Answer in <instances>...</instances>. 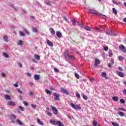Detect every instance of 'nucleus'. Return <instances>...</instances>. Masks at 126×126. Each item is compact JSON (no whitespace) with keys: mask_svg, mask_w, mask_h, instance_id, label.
<instances>
[{"mask_svg":"<svg viewBox=\"0 0 126 126\" xmlns=\"http://www.w3.org/2000/svg\"><path fill=\"white\" fill-rule=\"evenodd\" d=\"M45 92L47 93V94H48L49 95H52V92H51L49 90H45Z\"/></svg>","mask_w":126,"mask_h":126,"instance_id":"obj_31","label":"nucleus"},{"mask_svg":"<svg viewBox=\"0 0 126 126\" xmlns=\"http://www.w3.org/2000/svg\"><path fill=\"white\" fill-rule=\"evenodd\" d=\"M17 44L20 46H22V45H23V41H22V40H19L17 41Z\"/></svg>","mask_w":126,"mask_h":126,"instance_id":"obj_28","label":"nucleus"},{"mask_svg":"<svg viewBox=\"0 0 126 126\" xmlns=\"http://www.w3.org/2000/svg\"><path fill=\"white\" fill-rule=\"evenodd\" d=\"M83 98L84 100H88V97L85 94H83Z\"/></svg>","mask_w":126,"mask_h":126,"instance_id":"obj_36","label":"nucleus"},{"mask_svg":"<svg viewBox=\"0 0 126 126\" xmlns=\"http://www.w3.org/2000/svg\"><path fill=\"white\" fill-rule=\"evenodd\" d=\"M78 25H79V27H83V24L79 22H78Z\"/></svg>","mask_w":126,"mask_h":126,"instance_id":"obj_42","label":"nucleus"},{"mask_svg":"<svg viewBox=\"0 0 126 126\" xmlns=\"http://www.w3.org/2000/svg\"><path fill=\"white\" fill-rule=\"evenodd\" d=\"M26 75L28 76V77H31V74H30V73H29V72H27V73H26Z\"/></svg>","mask_w":126,"mask_h":126,"instance_id":"obj_55","label":"nucleus"},{"mask_svg":"<svg viewBox=\"0 0 126 126\" xmlns=\"http://www.w3.org/2000/svg\"><path fill=\"white\" fill-rule=\"evenodd\" d=\"M76 96L77 98H78L79 99H80L81 96H80V94H79V93H76Z\"/></svg>","mask_w":126,"mask_h":126,"instance_id":"obj_37","label":"nucleus"},{"mask_svg":"<svg viewBox=\"0 0 126 126\" xmlns=\"http://www.w3.org/2000/svg\"><path fill=\"white\" fill-rule=\"evenodd\" d=\"M102 77H104L105 79H108V77H107V73L105 72H102L101 74Z\"/></svg>","mask_w":126,"mask_h":126,"instance_id":"obj_22","label":"nucleus"},{"mask_svg":"<svg viewBox=\"0 0 126 126\" xmlns=\"http://www.w3.org/2000/svg\"><path fill=\"white\" fill-rule=\"evenodd\" d=\"M118 115L120 116L121 117H125V113L122 112H118L117 113Z\"/></svg>","mask_w":126,"mask_h":126,"instance_id":"obj_24","label":"nucleus"},{"mask_svg":"<svg viewBox=\"0 0 126 126\" xmlns=\"http://www.w3.org/2000/svg\"><path fill=\"white\" fill-rule=\"evenodd\" d=\"M7 103L10 106H14V102L13 101L8 102Z\"/></svg>","mask_w":126,"mask_h":126,"instance_id":"obj_35","label":"nucleus"},{"mask_svg":"<svg viewBox=\"0 0 126 126\" xmlns=\"http://www.w3.org/2000/svg\"><path fill=\"white\" fill-rule=\"evenodd\" d=\"M31 107L32 108V109H36V105L34 104H31Z\"/></svg>","mask_w":126,"mask_h":126,"instance_id":"obj_48","label":"nucleus"},{"mask_svg":"<svg viewBox=\"0 0 126 126\" xmlns=\"http://www.w3.org/2000/svg\"><path fill=\"white\" fill-rule=\"evenodd\" d=\"M23 104L25 106H26V107H27V106H28V103L25 101H23Z\"/></svg>","mask_w":126,"mask_h":126,"instance_id":"obj_46","label":"nucleus"},{"mask_svg":"<svg viewBox=\"0 0 126 126\" xmlns=\"http://www.w3.org/2000/svg\"><path fill=\"white\" fill-rule=\"evenodd\" d=\"M54 70L55 72H59L60 70L57 68H54Z\"/></svg>","mask_w":126,"mask_h":126,"instance_id":"obj_44","label":"nucleus"},{"mask_svg":"<svg viewBox=\"0 0 126 126\" xmlns=\"http://www.w3.org/2000/svg\"><path fill=\"white\" fill-rule=\"evenodd\" d=\"M119 48L121 51H122V52H123V53H126V49L125 46L123 45H120L119 46Z\"/></svg>","mask_w":126,"mask_h":126,"instance_id":"obj_9","label":"nucleus"},{"mask_svg":"<svg viewBox=\"0 0 126 126\" xmlns=\"http://www.w3.org/2000/svg\"><path fill=\"white\" fill-rule=\"evenodd\" d=\"M50 33L52 34V35L53 36H55V35L56 34V32L55 31V30H54V29H53L52 28H50Z\"/></svg>","mask_w":126,"mask_h":126,"instance_id":"obj_14","label":"nucleus"},{"mask_svg":"<svg viewBox=\"0 0 126 126\" xmlns=\"http://www.w3.org/2000/svg\"><path fill=\"white\" fill-rule=\"evenodd\" d=\"M75 76L76 78H79L80 77L79 75H78L77 73H75Z\"/></svg>","mask_w":126,"mask_h":126,"instance_id":"obj_53","label":"nucleus"},{"mask_svg":"<svg viewBox=\"0 0 126 126\" xmlns=\"http://www.w3.org/2000/svg\"><path fill=\"white\" fill-rule=\"evenodd\" d=\"M119 110H121L122 111H124V112H126V109H125L124 108H122V107H119Z\"/></svg>","mask_w":126,"mask_h":126,"instance_id":"obj_54","label":"nucleus"},{"mask_svg":"<svg viewBox=\"0 0 126 126\" xmlns=\"http://www.w3.org/2000/svg\"><path fill=\"white\" fill-rule=\"evenodd\" d=\"M70 106H71V107H72L75 110H81V107L79 106V105H75V104H74L72 102L70 103Z\"/></svg>","mask_w":126,"mask_h":126,"instance_id":"obj_4","label":"nucleus"},{"mask_svg":"<svg viewBox=\"0 0 126 126\" xmlns=\"http://www.w3.org/2000/svg\"><path fill=\"white\" fill-rule=\"evenodd\" d=\"M118 59H119V60H120V61H122V60L125 59V58L124 57H123L122 56H119Z\"/></svg>","mask_w":126,"mask_h":126,"instance_id":"obj_49","label":"nucleus"},{"mask_svg":"<svg viewBox=\"0 0 126 126\" xmlns=\"http://www.w3.org/2000/svg\"><path fill=\"white\" fill-rule=\"evenodd\" d=\"M100 63H101V61H100V60H99V59H98L97 58H95V62H94V65L95 66H98V65L100 64Z\"/></svg>","mask_w":126,"mask_h":126,"instance_id":"obj_7","label":"nucleus"},{"mask_svg":"<svg viewBox=\"0 0 126 126\" xmlns=\"http://www.w3.org/2000/svg\"><path fill=\"white\" fill-rule=\"evenodd\" d=\"M85 29L87 30V31H91V28H89V27H85Z\"/></svg>","mask_w":126,"mask_h":126,"instance_id":"obj_38","label":"nucleus"},{"mask_svg":"<svg viewBox=\"0 0 126 126\" xmlns=\"http://www.w3.org/2000/svg\"><path fill=\"white\" fill-rule=\"evenodd\" d=\"M86 10L88 13H92V14H94V15H97V16H105L100 13H98L97 11L94 9H91L86 8Z\"/></svg>","mask_w":126,"mask_h":126,"instance_id":"obj_1","label":"nucleus"},{"mask_svg":"<svg viewBox=\"0 0 126 126\" xmlns=\"http://www.w3.org/2000/svg\"><path fill=\"white\" fill-rule=\"evenodd\" d=\"M44 3H45L46 4H47V5H49V6L52 5V3H51V1H50L49 0H46L44 1Z\"/></svg>","mask_w":126,"mask_h":126,"instance_id":"obj_23","label":"nucleus"},{"mask_svg":"<svg viewBox=\"0 0 126 126\" xmlns=\"http://www.w3.org/2000/svg\"><path fill=\"white\" fill-rule=\"evenodd\" d=\"M93 124L94 126H97V122H96L95 121H94L93 122Z\"/></svg>","mask_w":126,"mask_h":126,"instance_id":"obj_45","label":"nucleus"},{"mask_svg":"<svg viewBox=\"0 0 126 126\" xmlns=\"http://www.w3.org/2000/svg\"><path fill=\"white\" fill-rule=\"evenodd\" d=\"M54 96V100H57V101H60V100H61V99H60V96H61L60 94H58L56 93H55L53 94Z\"/></svg>","mask_w":126,"mask_h":126,"instance_id":"obj_6","label":"nucleus"},{"mask_svg":"<svg viewBox=\"0 0 126 126\" xmlns=\"http://www.w3.org/2000/svg\"><path fill=\"white\" fill-rule=\"evenodd\" d=\"M18 108L19 109V110H20L21 111H24L23 107H22V106H18Z\"/></svg>","mask_w":126,"mask_h":126,"instance_id":"obj_50","label":"nucleus"},{"mask_svg":"<svg viewBox=\"0 0 126 126\" xmlns=\"http://www.w3.org/2000/svg\"><path fill=\"white\" fill-rule=\"evenodd\" d=\"M46 113L48 116H49L50 117H52V113H51V112L47 111Z\"/></svg>","mask_w":126,"mask_h":126,"instance_id":"obj_51","label":"nucleus"},{"mask_svg":"<svg viewBox=\"0 0 126 126\" xmlns=\"http://www.w3.org/2000/svg\"><path fill=\"white\" fill-rule=\"evenodd\" d=\"M11 118H12V120H15L16 119V116H15V115H12L11 116Z\"/></svg>","mask_w":126,"mask_h":126,"instance_id":"obj_52","label":"nucleus"},{"mask_svg":"<svg viewBox=\"0 0 126 126\" xmlns=\"http://www.w3.org/2000/svg\"><path fill=\"white\" fill-rule=\"evenodd\" d=\"M63 18H64V20H65V21H66V22H68V20H67V18H66V17H63Z\"/></svg>","mask_w":126,"mask_h":126,"instance_id":"obj_61","label":"nucleus"},{"mask_svg":"<svg viewBox=\"0 0 126 126\" xmlns=\"http://www.w3.org/2000/svg\"><path fill=\"white\" fill-rule=\"evenodd\" d=\"M68 51H66L64 53V57H65V59H68V60H70V61H74V60L75 59L74 58V56L73 55H69L68 54Z\"/></svg>","mask_w":126,"mask_h":126,"instance_id":"obj_2","label":"nucleus"},{"mask_svg":"<svg viewBox=\"0 0 126 126\" xmlns=\"http://www.w3.org/2000/svg\"><path fill=\"white\" fill-rule=\"evenodd\" d=\"M112 99L115 102H118L119 101V97L118 96H113L112 97Z\"/></svg>","mask_w":126,"mask_h":126,"instance_id":"obj_25","label":"nucleus"},{"mask_svg":"<svg viewBox=\"0 0 126 126\" xmlns=\"http://www.w3.org/2000/svg\"><path fill=\"white\" fill-rule=\"evenodd\" d=\"M120 102H121V103H122V104H125V103H126V100H125L123 99H121Z\"/></svg>","mask_w":126,"mask_h":126,"instance_id":"obj_43","label":"nucleus"},{"mask_svg":"<svg viewBox=\"0 0 126 126\" xmlns=\"http://www.w3.org/2000/svg\"><path fill=\"white\" fill-rule=\"evenodd\" d=\"M16 122L17 123V124L18 125H19V126H22V122H21V121H20V120L17 119L16 120Z\"/></svg>","mask_w":126,"mask_h":126,"instance_id":"obj_32","label":"nucleus"},{"mask_svg":"<svg viewBox=\"0 0 126 126\" xmlns=\"http://www.w3.org/2000/svg\"><path fill=\"white\" fill-rule=\"evenodd\" d=\"M50 122V124H51V125H53L54 126L58 125V126H64V125L63 124L61 121H56L54 120H51Z\"/></svg>","mask_w":126,"mask_h":126,"instance_id":"obj_3","label":"nucleus"},{"mask_svg":"<svg viewBox=\"0 0 126 126\" xmlns=\"http://www.w3.org/2000/svg\"><path fill=\"white\" fill-rule=\"evenodd\" d=\"M51 108L54 114H55V115H58V109H57V108H56V107H55L53 105L51 106Z\"/></svg>","mask_w":126,"mask_h":126,"instance_id":"obj_5","label":"nucleus"},{"mask_svg":"<svg viewBox=\"0 0 126 126\" xmlns=\"http://www.w3.org/2000/svg\"><path fill=\"white\" fill-rule=\"evenodd\" d=\"M47 43L48 46H50V47H54V44L51 41L47 40Z\"/></svg>","mask_w":126,"mask_h":126,"instance_id":"obj_18","label":"nucleus"},{"mask_svg":"<svg viewBox=\"0 0 126 126\" xmlns=\"http://www.w3.org/2000/svg\"><path fill=\"white\" fill-rule=\"evenodd\" d=\"M117 75L120 76V77H124L125 76V74L123 72L116 71Z\"/></svg>","mask_w":126,"mask_h":126,"instance_id":"obj_10","label":"nucleus"},{"mask_svg":"<svg viewBox=\"0 0 126 126\" xmlns=\"http://www.w3.org/2000/svg\"><path fill=\"white\" fill-rule=\"evenodd\" d=\"M19 34L20 36H21V37H25V33H24L21 31H20L19 32Z\"/></svg>","mask_w":126,"mask_h":126,"instance_id":"obj_29","label":"nucleus"},{"mask_svg":"<svg viewBox=\"0 0 126 126\" xmlns=\"http://www.w3.org/2000/svg\"><path fill=\"white\" fill-rule=\"evenodd\" d=\"M108 50H109V47L108 46H106L105 47H104V50L105 52H107V51H108Z\"/></svg>","mask_w":126,"mask_h":126,"instance_id":"obj_47","label":"nucleus"},{"mask_svg":"<svg viewBox=\"0 0 126 126\" xmlns=\"http://www.w3.org/2000/svg\"><path fill=\"white\" fill-rule=\"evenodd\" d=\"M18 64L20 67H22V64L21 63H18Z\"/></svg>","mask_w":126,"mask_h":126,"instance_id":"obj_60","label":"nucleus"},{"mask_svg":"<svg viewBox=\"0 0 126 126\" xmlns=\"http://www.w3.org/2000/svg\"><path fill=\"white\" fill-rule=\"evenodd\" d=\"M23 31L25 32V33H26V34L28 36H29V35L30 34V33H29V32H28V31H27V30H26V29H23Z\"/></svg>","mask_w":126,"mask_h":126,"instance_id":"obj_34","label":"nucleus"},{"mask_svg":"<svg viewBox=\"0 0 126 126\" xmlns=\"http://www.w3.org/2000/svg\"><path fill=\"white\" fill-rule=\"evenodd\" d=\"M29 94L30 95V96H32L33 95V93H32V92H29Z\"/></svg>","mask_w":126,"mask_h":126,"instance_id":"obj_58","label":"nucleus"},{"mask_svg":"<svg viewBox=\"0 0 126 126\" xmlns=\"http://www.w3.org/2000/svg\"><path fill=\"white\" fill-rule=\"evenodd\" d=\"M112 125H113L114 126H119V124L115 122H112Z\"/></svg>","mask_w":126,"mask_h":126,"instance_id":"obj_41","label":"nucleus"},{"mask_svg":"<svg viewBox=\"0 0 126 126\" xmlns=\"http://www.w3.org/2000/svg\"><path fill=\"white\" fill-rule=\"evenodd\" d=\"M123 21L124 22H125V23H126V18L123 19Z\"/></svg>","mask_w":126,"mask_h":126,"instance_id":"obj_64","label":"nucleus"},{"mask_svg":"<svg viewBox=\"0 0 126 126\" xmlns=\"http://www.w3.org/2000/svg\"><path fill=\"white\" fill-rule=\"evenodd\" d=\"M112 10H113V13H114V14H115L116 15H117V14H118V12H117V10L116 9V8H113Z\"/></svg>","mask_w":126,"mask_h":126,"instance_id":"obj_33","label":"nucleus"},{"mask_svg":"<svg viewBox=\"0 0 126 126\" xmlns=\"http://www.w3.org/2000/svg\"><path fill=\"white\" fill-rule=\"evenodd\" d=\"M33 78H34L35 80H39V79H40V76L39 75L35 74L33 76Z\"/></svg>","mask_w":126,"mask_h":126,"instance_id":"obj_21","label":"nucleus"},{"mask_svg":"<svg viewBox=\"0 0 126 126\" xmlns=\"http://www.w3.org/2000/svg\"><path fill=\"white\" fill-rule=\"evenodd\" d=\"M106 34L107 35H110L111 36H115V32L111 31H107L105 32Z\"/></svg>","mask_w":126,"mask_h":126,"instance_id":"obj_8","label":"nucleus"},{"mask_svg":"<svg viewBox=\"0 0 126 126\" xmlns=\"http://www.w3.org/2000/svg\"><path fill=\"white\" fill-rule=\"evenodd\" d=\"M10 7H11L14 11H17L19 9V7L14 6L13 4H11Z\"/></svg>","mask_w":126,"mask_h":126,"instance_id":"obj_11","label":"nucleus"},{"mask_svg":"<svg viewBox=\"0 0 126 126\" xmlns=\"http://www.w3.org/2000/svg\"><path fill=\"white\" fill-rule=\"evenodd\" d=\"M17 83V82L16 83V84ZM14 84V86H15V87H18V85L17 84Z\"/></svg>","mask_w":126,"mask_h":126,"instance_id":"obj_63","label":"nucleus"},{"mask_svg":"<svg viewBox=\"0 0 126 126\" xmlns=\"http://www.w3.org/2000/svg\"><path fill=\"white\" fill-rule=\"evenodd\" d=\"M5 99L7 101H10V100H11V97H10V96H9V95L6 94L5 95Z\"/></svg>","mask_w":126,"mask_h":126,"instance_id":"obj_19","label":"nucleus"},{"mask_svg":"<svg viewBox=\"0 0 126 126\" xmlns=\"http://www.w3.org/2000/svg\"><path fill=\"white\" fill-rule=\"evenodd\" d=\"M113 51L110 50H109V57H110V58H112V57H113Z\"/></svg>","mask_w":126,"mask_h":126,"instance_id":"obj_30","label":"nucleus"},{"mask_svg":"<svg viewBox=\"0 0 126 126\" xmlns=\"http://www.w3.org/2000/svg\"><path fill=\"white\" fill-rule=\"evenodd\" d=\"M37 122L38 125H40V126H44V123L40 120V119L37 118Z\"/></svg>","mask_w":126,"mask_h":126,"instance_id":"obj_16","label":"nucleus"},{"mask_svg":"<svg viewBox=\"0 0 126 126\" xmlns=\"http://www.w3.org/2000/svg\"><path fill=\"white\" fill-rule=\"evenodd\" d=\"M18 92L20 94H22V91H21L20 90H18Z\"/></svg>","mask_w":126,"mask_h":126,"instance_id":"obj_62","label":"nucleus"},{"mask_svg":"<svg viewBox=\"0 0 126 126\" xmlns=\"http://www.w3.org/2000/svg\"><path fill=\"white\" fill-rule=\"evenodd\" d=\"M3 40L4 42L7 43V42H8V37L6 35L3 36Z\"/></svg>","mask_w":126,"mask_h":126,"instance_id":"obj_20","label":"nucleus"},{"mask_svg":"<svg viewBox=\"0 0 126 126\" xmlns=\"http://www.w3.org/2000/svg\"><path fill=\"white\" fill-rule=\"evenodd\" d=\"M71 21L72 22V25L73 26H76V20L74 19L71 20Z\"/></svg>","mask_w":126,"mask_h":126,"instance_id":"obj_26","label":"nucleus"},{"mask_svg":"<svg viewBox=\"0 0 126 126\" xmlns=\"http://www.w3.org/2000/svg\"><path fill=\"white\" fill-rule=\"evenodd\" d=\"M56 35L57 37H58V38H62V37L63 36V34H62V32L59 31L57 32Z\"/></svg>","mask_w":126,"mask_h":126,"instance_id":"obj_15","label":"nucleus"},{"mask_svg":"<svg viewBox=\"0 0 126 126\" xmlns=\"http://www.w3.org/2000/svg\"><path fill=\"white\" fill-rule=\"evenodd\" d=\"M32 62H33V63H38V62L35 61V59H32Z\"/></svg>","mask_w":126,"mask_h":126,"instance_id":"obj_57","label":"nucleus"},{"mask_svg":"<svg viewBox=\"0 0 126 126\" xmlns=\"http://www.w3.org/2000/svg\"><path fill=\"white\" fill-rule=\"evenodd\" d=\"M118 69H119V70H121V71H124L123 68H122V67H121V66H119Z\"/></svg>","mask_w":126,"mask_h":126,"instance_id":"obj_56","label":"nucleus"},{"mask_svg":"<svg viewBox=\"0 0 126 126\" xmlns=\"http://www.w3.org/2000/svg\"><path fill=\"white\" fill-rule=\"evenodd\" d=\"M3 56L5 57L6 58V59H7V58H8V55H7V54L5 52L3 53Z\"/></svg>","mask_w":126,"mask_h":126,"instance_id":"obj_39","label":"nucleus"},{"mask_svg":"<svg viewBox=\"0 0 126 126\" xmlns=\"http://www.w3.org/2000/svg\"><path fill=\"white\" fill-rule=\"evenodd\" d=\"M34 32H38V30L37 29V28H35L34 29Z\"/></svg>","mask_w":126,"mask_h":126,"instance_id":"obj_59","label":"nucleus"},{"mask_svg":"<svg viewBox=\"0 0 126 126\" xmlns=\"http://www.w3.org/2000/svg\"><path fill=\"white\" fill-rule=\"evenodd\" d=\"M113 3H114V4H116L117 5H120V4H121V2H120V1L113 0Z\"/></svg>","mask_w":126,"mask_h":126,"instance_id":"obj_27","label":"nucleus"},{"mask_svg":"<svg viewBox=\"0 0 126 126\" xmlns=\"http://www.w3.org/2000/svg\"><path fill=\"white\" fill-rule=\"evenodd\" d=\"M61 92H62V93H64L66 95H69L68 92L65 90V89L62 88L61 90Z\"/></svg>","mask_w":126,"mask_h":126,"instance_id":"obj_12","label":"nucleus"},{"mask_svg":"<svg viewBox=\"0 0 126 126\" xmlns=\"http://www.w3.org/2000/svg\"><path fill=\"white\" fill-rule=\"evenodd\" d=\"M114 60H111L110 63H108L107 65L108 67H113V65H114Z\"/></svg>","mask_w":126,"mask_h":126,"instance_id":"obj_13","label":"nucleus"},{"mask_svg":"<svg viewBox=\"0 0 126 126\" xmlns=\"http://www.w3.org/2000/svg\"><path fill=\"white\" fill-rule=\"evenodd\" d=\"M33 57L34 58V59H35V60H36V61H40V57L39 55L34 54L33 55Z\"/></svg>","mask_w":126,"mask_h":126,"instance_id":"obj_17","label":"nucleus"},{"mask_svg":"<svg viewBox=\"0 0 126 126\" xmlns=\"http://www.w3.org/2000/svg\"><path fill=\"white\" fill-rule=\"evenodd\" d=\"M1 76H2L3 78H5V77H6V75L4 73H1Z\"/></svg>","mask_w":126,"mask_h":126,"instance_id":"obj_40","label":"nucleus"}]
</instances>
